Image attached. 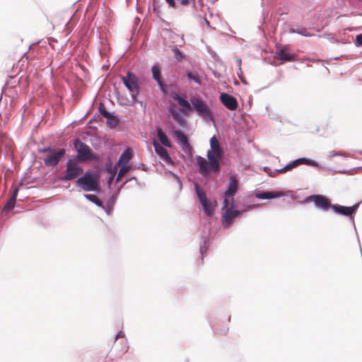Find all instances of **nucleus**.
Returning <instances> with one entry per match:
<instances>
[{"label": "nucleus", "instance_id": "1", "mask_svg": "<svg viewBox=\"0 0 362 362\" xmlns=\"http://www.w3.org/2000/svg\"><path fill=\"white\" fill-rule=\"evenodd\" d=\"M223 155V151L218 140L215 136H212L210 139V148L206 153L208 160L200 156H197L195 158L200 173L206 176L211 172H219L221 169L220 161Z\"/></svg>", "mask_w": 362, "mask_h": 362}, {"label": "nucleus", "instance_id": "2", "mask_svg": "<svg viewBox=\"0 0 362 362\" xmlns=\"http://www.w3.org/2000/svg\"><path fill=\"white\" fill-rule=\"evenodd\" d=\"M76 184L85 192L98 190V177L93 173L86 172L83 176L79 177Z\"/></svg>", "mask_w": 362, "mask_h": 362}, {"label": "nucleus", "instance_id": "3", "mask_svg": "<svg viewBox=\"0 0 362 362\" xmlns=\"http://www.w3.org/2000/svg\"><path fill=\"white\" fill-rule=\"evenodd\" d=\"M66 168L60 177L62 181L72 180L83 173V169L79 166L76 160H69L66 163Z\"/></svg>", "mask_w": 362, "mask_h": 362}, {"label": "nucleus", "instance_id": "4", "mask_svg": "<svg viewBox=\"0 0 362 362\" xmlns=\"http://www.w3.org/2000/svg\"><path fill=\"white\" fill-rule=\"evenodd\" d=\"M190 102L194 110L204 119H212V112L207 104L199 97H193Z\"/></svg>", "mask_w": 362, "mask_h": 362}, {"label": "nucleus", "instance_id": "5", "mask_svg": "<svg viewBox=\"0 0 362 362\" xmlns=\"http://www.w3.org/2000/svg\"><path fill=\"white\" fill-rule=\"evenodd\" d=\"M74 147L78 153V158L81 161L98 160V157L95 156L90 151L89 146L77 139L74 142Z\"/></svg>", "mask_w": 362, "mask_h": 362}, {"label": "nucleus", "instance_id": "6", "mask_svg": "<svg viewBox=\"0 0 362 362\" xmlns=\"http://www.w3.org/2000/svg\"><path fill=\"white\" fill-rule=\"evenodd\" d=\"M122 79L124 86L128 88L133 100L135 101L139 93L138 78L135 74L128 72L127 76H123Z\"/></svg>", "mask_w": 362, "mask_h": 362}, {"label": "nucleus", "instance_id": "7", "mask_svg": "<svg viewBox=\"0 0 362 362\" xmlns=\"http://www.w3.org/2000/svg\"><path fill=\"white\" fill-rule=\"evenodd\" d=\"M305 202H313L316 207L323 211H327L332 206L329 199L321 194L311 195L306 198Z\"/></svg>", "mask_w": 362, "mask_h": 362}, {"label": "nucleus", "instance_id": "8", "mask_svg": "<svg viewBox=\"0 0 362 362\" xmlns=\"http://www.w3.org/2000/svg\"><path fill=\"white\" fill-rule=\"evenodd\" d=\"M66 150L64 148L52 151L51 153L47 154L43 158V161L47 166H55L64 156Z\"/></svg>", "mask_w": 362, "mask_h": 362}, {"label": "nucleus", "instance_id": "9", "mask_svg": "<svg viewBox=\"0 0 362 362\" xmlns=\"http://www.w3.org/2000/svg\"><path fill=\"white\" fill-rule=\"evenodd\" d=\"M302 164H306V165H311V166H317V162H315L314 160H309V159H307L305 158H300L296 159V160L291 162V163H288L284 168L279 170L278 172L280 173H284L287 171L291 170L293 168L298 166L299 165H302Z\"/></svg>", "mask_w": 362, "mask_h": 362}, {"label": "nucleus", "instance_id": "10", "mask_svg": "<svg viewBox=\"0 0 362 362\" xmlns=\"http://www.w3.org/2000/svg\"><path fill=\"white\" fill-rule=\"evenodd\" d=\"M219 98L223 105L228 110H235L238 108V101L233 95L223 93L220 95Z\"/></svg>", "mask_w": 362, "mask_h": 362}, {"label": "nucleus", "instance_id": "11", "mask_svg": "<svg viewBox=\"0 0 362 362\" xmlns=\"http://www.w3.org/2000/svg\"><path fill=\"white\" fill-rule=\"evenodd\" d=\"M358 204H356L352 206H344L338 204H332V209L337 214H341L346 216H351L355 213Z\"/></svg>", "mask_w": 362, "mask_h": 362}, {"label": "nucleus", "instance_id": "12", "mask_svg": "<svg viewBox=\"0 0 362 362\" xmlns=\"http://www.w3.org/2000/svg\"><path fill=\"white\" fill-rule=\"evenodd\" d=\"M171 96L174 100H176L181 106L180 112L185 115H187L192 111V106L190 103L185 99L180 97L177 93H173Z\"/></svg>", "mask_w": 362, "mask_h": 362}, {"label": "nucleus", "instance_id": "13", "mask_svg": "<svg viewBox=\"0 0 362 362\" xmlns=\"http://www.w3.org/2000/svg\"><path fill=\"white\" fill-rule=\"evenodd\" d=\"M153 145L155 148L156 153L160 156V158L163 160L167 163H173V160L170 157L167 150L160 146L159 143L154 140L153 141Z\"/></svg>", "mask_w": 362, "mask_h": 362}, {"label": "nucleus", "instance_id": "14", "mask_svg": "<svg viewBox=\"0 0 362 362\" xmlns=\"http://www.w3.org/2000/svg\"><path fill=\"white\" fill-rule=\"evenodd\" d=\"M240 214V211L227 209L223 214L222 222L226 228H228L233 221V219Z\"/></svg>", "mask_w": 362, "mask_h": 362}, {"label": "nucleus", "instance_id": "15", "mask_svg": "<svg viewBox=\"0 0 362 362\" xmlns=\"http://www.w3.org/2000/svg\"><path fill=\"white\" fill-rule=\"evenodd\" d=\"M276 58L282 62H293L296 59V55L288 52L286 47L279 48L276 52Z\"/></svg>", "mask_w": 362, "mask_h": 362}, {"label": "nucleus", "instance_id": "16", "mask_svg": "<svg viewBox=\"0 0 362 362\" xmlns=\"http://www.w3.org/2000/svg\"><path fill=\"white\" fill-rule=\"evenodd\" d=\"M238 182L236 179L235 176L231 175L229 178V183L228 186V189L224 193L225 197H233L235 193L238 192Z\"/></svg>", "mask_w": 362, "mask_h": 362}, {"label": "nucleus", "instance_id": "17", "mask_svg": "<svg viewBox=\"0 0 362 362\" xmlns=\"http://www.w3.org/2000/svg\"><path fill=\"white\" fill-rule=\"evenodd\" d=\"M175 136L178 140V141L182 144V149L184 151H190L192 149V146H190L187 136L182 132L180 130H175L173 132Z\"/></svg>", "mask_w": 362, "mask_h": 362}, {"label": "nucleus", "instance_id": "18", "mask_svg": "<svg viewBox=\"0 0 362 362\" xmlns=\"http://www.w3.org/2000/svg\"><path fill=\"white\" fill-rule=\"evenodd\" d=\"M151 71H152L153 78L155 81H156V82L158 83L160 89L163 92H165L166 85L162 81L161 71H160V67L158 65H154V66H153Z\"/></svg>", "mask_w": 362, "mask_h": 362}, {"label": "nucleus", "instance_id": "19", "mask_svg": "<svg viewBox=\"0 0 362 362\" xmlns=\"http://www.w3.org/2000/svg\"><path fill=\"white\" fill-rule=\"evenodd\" d=\"M132 158V151L131 148H127L120 156L119 161L117 163L118 165L121 166H128L127 163Z\"/></svg>", "mask_w": 362, "mask_h": 362}, {"label": "nucleus", "instance_id": "20", "mask_svg": "<svg viewBox=\"0 0 362 362\" xmlns=\"http://www.w3.org/2000/svg\"><path fill=\"white\" fill-rule=\"evenodd\" d=\"M18 189L17 187H16L13 192V194L8 201L6 203L4 207V211H8L14 208L16 202V197L18 195Z\"/></svg>", "mask_w": 362, "mask_h": 362}, {"label": "nucleus", "instance_id": "21", "mask_svg": "<svg viewBox=\"0 0 362 362\" xmlns=\"http://www.w3.org/2000/svg\"><path fill=\"white\" fill-rule=\"evenodd\" d=\"M282 195L281 192H264L256 194V197L260 199H269L279 197Z\"/></svg>", "mask_w": 362, "mask_h": 362}, {"label": "nucleus", "instance_id": "22", "mask_svg": "<svg viewBox=\"0 0 362 362\" xmlns=\"http://www.w3.org/2000/svg\"><path fill=\"white\" fill-rule=\"evenodd\" d=\"M157 136H158L160 143L163 145H164L167 147L171 146V144H170L168 138L167 137L165 134L163 132V130L160 128H158L157 129Z\"/></svg>", "mask_w": 362, "mask_h": 362}, {"label": "nucleus", "instance_id": "23", "mask_svg": "<svg viewBox=\"0 0 362 362\" xmlns=\"http://www.w3.org/2000/svg\"><path fill=\"white\" fill-rule=\"evenodd\" d=\"M195 190H196L197 195L201 204H202L203 202H204L207 200L205 192L199 187V185L198 184L195 185Z\"/></svg>", "mask_w": 362, "mask_h": 362}, {"label": "nucleus", "instance_id": "24", "mask_svg": "<svg viewBox=\"0 0 362 362\" xmlns=\"http://www.w3.org/2000/svg\"><path fill=\"white\" fill-rule=\"evenodd\" d=\"M119 123V119L112 114L107 119V124L110 128H115Z\"/></svg>", "mask_w": 362, "mask_h": 362}, {"label": "nucleus", "instance_id": "25", "mask_svg": "<svg viewBox=\"0 0 362 362\" xmlns=\"http://www.w3.org/2000/svg\"><path fill=\"white\" fill-rule=\"evenodd\" d=\"M204 209V211L206 213V214L209 216H211L214 213V208L213 206H211V203L206 200V202H203L202 204Z\"/></svg>", "mask_w": 362, "mask_h": 362}, {"label": "nucleus", "instance_id": "26", "mask_svg": "<svg viewBox=\"0 0 362 362\" xmlns=\"http://www.w3.org/2000/svg\"><path fill=\"white\" fill-rule=\"evenodd\" d=\"M85 197L89 201L93 202L97 206L103 207V202L99 199V198L95 194H85Z\"/></svg>", "mask_w": 362, "mask_h": 362}, {"label": "nucleus", "instance_id": "27", "mask_svg": "<svg viewBox=\"0 0 362 362\" xmlns=\"http://www.w3.org/2000/svg\"><path fill=\"white\" fill-rule=\"evenodd\" d=\"M170 112L173 117V119L177 121L179 124H182L183 123V118L181 115L175 109L171 108L170 110Z\"/></svg>", "mask_w": 362, "mask_h": 362}, {"label": "nucleus", "instance_id": "28", "mask_svg": "<svg viewBox=\"0 0 362 362\" xmlns=\"http://www.w3.org/2000/svg\"><path fill=\"white\" fill-rule=\"evenodd\" d=\"M129 170L130 166H121L116 179V182H119L124 176V175L129 171Z\"/></svg>", "mask_w": 362, "mask_h": 362}, {"label": "nucleus", "instance_id": "29", "mask_svg": "<svg viewBox=\"0 0 362 362\" xmlns=\"http://www.w3.org/2000/svg\"><path fill=\"white\" fill-rule=\"evenodd\" d=\"M187 76L189 80L194 81L195 83L198 84H201V79L197 73H193L192 71L187 72Z\"/></svg>", "mask_w": 362, "mask_h": 362}, {"label": "nucleus", "instance_id": "30", "mask_svg": "<svg viewBox=\"0 0 362 362\" xmlns=\"http://www.w3.org/2000/svg\"><path fill=\"white\" fill-rule=\"evenodd\" d=\"M173 52L174 53V57L178 61V62H181L183 59H184V54H182V52H181L178 48L177 47H174L173 49Z\"/></svg>", "mask_w": 362, "mask_h": 362}, {"label": "nucleus", "instance_id": "31", "mask_svg": "<svg viewBox=\"0 0 362 362\" xmlns=\"http://www.w3.org/2000/svg\"><path fill=\"white\" fill-rule=\"evenodd\" d=\"M99 111H100V114L106 119H109V117L111 115V113H110L108 111H107L103 105H100V106L99 107Z\"/></svg>", "mask_w": 362, "mask_h": 362}, {"label": "nucleus", "instance_id": "32", "mask_svg": "<svg viewBox=\"0 0 362 362\" xmlns=\"http://www.w3.org/2000/svg\"><path fill=\"white\" fill-rule=\"evenodd\" d=\"M292 32L297 33L303 36H310V35L307 33V30L305 28L298 30H292Z\"/></svg>", "mask_w": 362, "mask_h": 362}, {"label": "nucleus", "instance_id": "33", "mask_svg": "<svg viewBox=\"0 0 362 362\" xmlns=\"http://www.w3.org/2000/svg\"><path fill=\"white\" fill-rule=\"evenodd\" d=\"M182 6H188L191 3L194 4L195 0H177Z\"/></svg>", "mask_w": 362, "mask_h": 362}, {"label": "nucleus", "instance_id": "34", "mask_svg": "<svg viewBox=\"0 0 362 362\" xmlns=\"http://www.w3.org/2000/svg\"><path fill=\"white\" fill-rule=\"evenodd\" d=\"M52 151H54V149L51 147L42 148L38 150L40 153H47V154L51 153Z\"/></svg>", "mask_w": 362, "mask_h": 362}, {"label": "nucleus", "instance_id": "35", "mask_svg": "<svg viewBox=\"0 0 362 362\" xmlns=\"http://www.w3.org/2000/svg\"><path fill=\"white\" fill-rule=\"evenodd\" d=\"M356 43L358 45H362V33L360 35H358L356 37Z\"/></svg>", "mask_w": 362, "mask_h": 362}, {"label": "nucleus", "instance_id": "36", "mask_svg": "<svg viewBox=\"0 0 362 362\" xmlns=\"http://www.w3.org/2000/svg\"><path fill=\"white\" fill-rule=\"evenodd\" d=\"M168 4L173 8H176L177 5L175 0H165Z\"/></svg>", "mask_w": 362, "mask_h": 362}, {"label": "nucleus", "instance_id": "37", "mask_svg": "<svg viewBox=\"0 0 362 362\" xmlns=\"http://www.w3.org/2000/svg\"><path fill=\"white\" fill-rule=\"evenodd\" d=\"M120 338H122V339H124V333L122 332V331H120L117 335H116V337H115V341H117V339H120Z\"/></svg>", "mask_w": 362, "mask_h": 362}, {"label": "nucleus", "instance_id": "38", "mask_svg": "<svg viewBox=\"0 0 362 362\" xmlns=\"http://www.w3.org/2000/svg\"><path fill=\"white\" fill-rule=\"evenodd\" d=\"M228 197H225V199L223 202V207L227 208L229 205V201L228 199Z\"/></svg>", "mask_w": 362, "mask_h": 362}, {"label": "nucleus", "instance_id": "39", "mask_svg": "<svg viewBox=\"0 0 362 362\" xmlns=\"http://www.w3.org/2000/svg\"><path fill=\"white\" fill-rule=\"evenodd\" d=\"M113 178H114V175H112V176L109 178L108 182H109V183H111V182H112Z\"/></svg>", "mask_w": 362, "mask_h": 362}]
</instances>
